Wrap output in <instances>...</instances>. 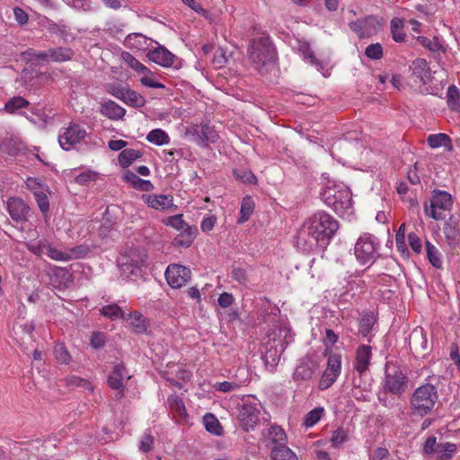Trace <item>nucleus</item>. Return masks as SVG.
I'll list each match as a JSON object with an SVG mask.
<instances>
[{
  "label": "nucleus",
  "mask_w": 460,
  "mask_h": 460,
  "mask_svg": "<svg viewBox=\"0 0 460 460\" xmlns=\"http://www.w3.org/2000/svg\"><path fill=\"white\" fill-rule=\"evenodd\" d=\"M444 234L449 243L458 242L460 238L459 231L451 224L447 223L444 226Z\"/></svg>",
  "instance_id": "nucleus-55"
},
{
  "label": "nucleus",
  "mask_w": 460,
  "mask_h": 460,
  "mask_svg": "<svg viewBox=\"0 0 460 460\" xmlns=\"http://www.w3.org/2000/svg\"><path fill=\"white\" fill-rule=\"evenodd\" d=\"M91 252L90 247L87 244H80L71 248L67 252V255L71 260L84 258Z\"/></svg>",
  "instance_id": "nucleus-45"
},
{
  "label": "nucleus",
  "mask_w": 460,
  "mask_h": 460,
  "mask_svg": "<svg viewBox=\"0 0 460 460\" xmlns=\"http://www.w3.org/2000/svg\"><path fill=\"white\" fill-rule=\"evenodd\" d=\"M403 20L394 17L391 21V32L393 40L396 42H402L405 40V33L403 32Z\"/></svg>",
  "instance_id": "nucleus-35"
},
{
  "label": "nucleus",
  "mask_w": 460,
  "mask_h": 460,
  "mask_svg": "<svg viewBox=\"0 0 460 460\" xmlns=\"http://www.w3.org/2000/svg\"><path fill=\"white\" fill-rule=\"evenodd\" d=\"M146 140L157 146H164L169 143L170 137L165 131L156 128L147 134Z\"/></svg>",
  "instance_id": "nucleus-34"
},
{
  "label": "nucleus",
  "mask_w": 460,
  "mask_h": 460,
  "mask_svg": "<svg viewBox=\"0 0 460 460\" xmlns=\"http://www.w3.org/2000/svg\"><path fill=\"white\" fill-rule=\"evenodd\" d=\"M254 208V203L252 199L250 196H246L243 199L241 205V217L238 222L243 223L250 217Z\"/></svg>",
  "instance_id": "nucleus-40"
},
{
  "label": "nucleus",
  "mask_w": 460,
  "mask_h": 460,
  "mask_svg": "<svg viewBox=\"0 0 460 460\" xmlns=\"http://www.w3.org/2000/svg\"><path fill=\"white\" fill-rule=\"evenodd\" d=\"M86 136L85 130L78 124L70 123L67 128H63V131L58 136V142L64 150L72 149L75 145L78 144Z\"/></svg>",
  "instance_id": "nucleus-12"
},
{
  "label": "nucleus",
  "mask_w": 460,
  "mask_h": 460,
  "mask_svg": "<svg viewBox=\"0 0 460 460\" xmlns=\"http://www.w3.org/2000/svg\"><path fill=\"white\" fill-rule=\"evenodd\" d=\"M7 210L13 220L22 222L27 220L29 207L19 198H12L7 202Z\"/></svg>",
  "instance_id": "nucleus-16"
},
{
  "label": "nucleus",
  "mask_w": 460,
  "mask_h": 460,
  "mask_svg": "<svg viewBox=\"0 0 460 460\" xmlns=\"http://www.w3.org/2000/svg\"><path fill=\"white\" fill-rule=\"evenodd\" d=\"M389 451L385 447L376 448L370 456V460H383L389 456Z\"/></svg>",
  "instance_id": "nucleus-63"
},
{
  "label": "nucleus",
  "mask_w": 460,
  "mask_h": 460,
  "mask_svg": "<svg viewBox=\"0 0 460 460\" xmlns=\"http://www.w3.org/2000/svg\"><path fill=\"white\" fill-rule=\"evenodd\" d=\"M121 101L132 107H142L145 104V99L137 92L127 87Z\"/></svg>",
  "instance_id": "nucleus-31"
},
{
  "label": "nucleus",
  "mask_w": 460,
  "mask_h": 460,
  "mask_svg": "<svg viewBox=\"0 0 460 460\" xmlns=\"http://www.w3.org/2000/svg\"><path fill=\"white\" fill-rule=\"evenodd\" d=\"M147 58L149 60L164 67L172 66L175 60V56L162 46L148 51Z\"/></svg>",
  "instance_id": "nucleus-17"
},
{
  "label": "nucleus",
  "mask_w": 460,
  "mask_h": 460,
  "mask_svg": "<svg viewBox=\"0 0 460 460\" xmlns=\"http://www.w3.org/2000/svg\"><path fill=\"white\" fill-rule=\"evenodd\" d=\"M371 358V347L368 345H361L358 348L356 355L355 368L359 373H363L369 365Z\"/></svg>",
  "instance_id": "nucleus-22"
},
{
  "label": "nucleus",
  "mask_w": 460,
  "mask_h": 460,
  "mask_svg": "<svg viewBox=\"0 0 460 460\" xmlns=\"http://www.w3.org/2000/svg\"><path fill=\"white\" fill-rule=\"evenodd\" d=\"M427 256L431 265L437 269L442 267V261L440 259V253L437 247L429 241L426 242Z\"/></svg>",
  "instance_id": "nucleus-39"
},
{
  "label": "nucleus",
  "mask_w": 460,
  "mask_h": 460,
  "mask_svg": "<svg viewBox=\"0 0 460 460\" xmlns=\"http://www.w3.org/2000/svg\"><path fill=\"white\" fill-rule=\"evenodd\" d=\"M29 105V102L21 96H15L10 99L4 105V110L8 113H14L22 108Z\"/></svg>",
  "instance_id": "nucleus-41"
},
{
  "label": "nucleus",
  "mask_w": 460,
  "mask_h": 460,
  "mask_svg": "<svg viewBox=\"0 0 460 460\" xmlns=\"http://www.w3.org/2000/svg\"><path fill=\"white\" fill-rule=\"evenodd\" d=\"M271 460H298L296 455L287 446L279 445L272 448Z\"/></svg>",
  "instance_id": "nucleus-28"
},
{
  "label": "nucleus",
  "mask_w": 460,
  "mask_h": 460,
  "mask_svg": "<svg viewBox=\"0 0 460 460\" xmlns=\"http://www.w3.org/2000/svg\"><path fill=\"white\" fill-rule=\"evenodd\" d=\"M101 113L109 119H119L124 117L126 110L113 101H108L102 104Z\"/></svg>",
  "instance_id": "nucleus-23"
},
{
  "label": "nucleus",
  "mask_w": 460,
  "mask_h": 460,
  "mask_svg": "<svg viewBox=\"0 0 460 460\" xmlns=\"http://www.w3.org/2000/svg\"><path fill=\"white\" fill-rule=\"evenodd\" d=\"M126 89L127 87L121 85L120 84L113 83L106 85V91L119 100H121Z\"/></svg>",
  "instance_id": "nucleus-56"
},
{
  "label": "nucleus",
  "mask_w": 460,
  "mask_h": 460,
  "mask_svg": "<svg viewBox=\"0 0 460 460\" xmlns=\"http://www.w3.org/2000/svg\"><path fill=\"white\" fill-rule=\"evenodd\" d=\"M128 375L123 364H118L114 367L113 370L108 377L109 386L118 391V398L124 396V378Z\"/></svg>",
  "instance_id": "nucleus-14"
},
{
  "label": "nucleus",
  "mask_w": 460,
  "mask_h": 460,
  "mask_svg": "<svg viewBox=\"0 0 460 460\" xmlns=\"http://www.w3.org/2000/svg\"><path fill=\"white\" fill-rule=\"evenodd\" d=\"M127 321L136 333H144L147 330V321L138 311L129 314Z\"/></svg>",
  "instance_id": "nucleus-24"
},
{
  "label": "nucleus",
  "mask_w": 460,
  "mask_h": 460,
  "mask_svg": "<svg viewBox=\"0 0 460 460\" xmlns=\"http://www.w3.org/2000/svg\"><path fill=\"white\" fill-rule=\"evenodd\" d=\"M168 403L172 410L180 415H186V409L182 400L178 395H172L168 398Z\"/></svg>",
  "instance_id": "nucleus-48"
},
{
  "label": "nucleus",
  "mask_w": 460,
  "mask_h": 460,
  "mask_svg": "<svg viewBox=\"0 0 460 460\" xmlns=\"http://www.w3.org/2000/svg\"><path fill=\"white\" fill-rule=\"evenodd\" d=\"M438 399V394L435 385L425 384L419 386L410 400L411 414L420 417L429 414L435 407Z\"/></svg>",
  "instance_id": "nucleus-4"
},
{
  "label": "nucleus",
  "mask_w": 460,
  "mask_h": 460,
  "mask_svg": "<svg viewBox=\"0 0 460 460\" xmlns=\"http://www.w3.org/2000/svg\"><path fill=\"white\" fill-rule=\"evenodd\" d=\"M408 378L396 366H387L382 386L385 394L400 396L407 390Z\"/></svg>",
  "instance_id": "nucleus-5"
},
{
  "label": "nucleus",
  "mask_w": 460,
  "mask_h": 460,
  "mask_svg": "<svg viewBox=\"0 0 460 460\" xmlns=\"http://www.w3.org/2000/svg\"><path fill=\"white\" fill-rule=\"evenodd\" d=\"M456 452V445L450 442H440L434 453L439 460H448Z\"/></svg>",
  "instance_id": "nucleus-29"
},
{
  "label": "nucleus",
  "mask_w": 460,
  "mask_h": 460,
  "mask_svg": "<svg viewBox=\"0 0 460 460\" xmlns=\"http://www.w3.org/2000/svg\"><path fill=\"white\" fill-rule=\"evenodd\" d=\"M339 228L338 222L324 211H318L309 217L298 233V240L308 244L326 247Z\"/></svg>",
  "instance_id": "nucleus-1"
},
{
  "label": "nucleus",
  "mask_w": 460,
  "mask_h": 460,
  "mask_svg": "<svg viewBox=\"0 0 460 460\" xmlns=\"http://www.w3.org/2000/svg\"><path fill=\"white\" fill-rule=\"evenodd\" d=\"M142 152L132 148H127L121 151L119 155V162L122 167L129 166L134 161L141 157Z\"/></svg>",
  "instance_id": "nucleus-30"
},
{
  "label": "nucleus",
  "mask_w": 460,
  "mask_h": 460,
  "mask_svg": "<svg viewBox=\"0 0 460 460\" xmlns=\"http://www.w3.org/2000/svg\"><path fill=\"white\" fill-rule=\"evenodd\" d=\"M349 29L358 34L359 38H369L376 34L382 28V22L376 16L368 15L362 19L350 22Z\"/></svg>",
  "instance_id": "nucleus-9"
},
{
  "label": "nucleus",
  "mask_w": 460,
  "mask_h": 460,
  "mask_svg": "<svg viewBox=\"0 0 460 460\" xmlns=\"http://www.w3.org/2000/svg\"><path fill=\"white\" fill-rule=\"evenodd\" d=\"M410 69L411 75L423 84H426L431 77L429 66L424 58H417L412 61Z\"/></svg>",
  "instance_id": "nucleus-18"
},
{
  "label": "nucleus",
  "mask_w": 460,
  "mask_h": 460,
  "mask_svg": "<svg viewBox=\"0 0 460 460\" xmlns=\"http://www.w3.org/2000/svg\"><path fill=\"white\" fill-rule=\"evenodd\" d=\"M36 202L42 213H46L49 210V203L47 195L43 192L34 193Z\"/></svg>",
  "instance_id": "nucleus-57"
},
{
  "label": "nucleus",
  "mask_w": 460,
  "mask_h": 460,
  "mask_svg": "<svg viewBox=\"0 0 460 460\" xmlns=\"http://www.w3.org/2000/svg\"><path fill=\"white\" fill-rule=\"evenodd\" d=\"M54 355L56 359L61 364H68L71 356L63 343H57L54 347Z\"/></svg>",
  "instance_id": "nucleus-43"
},
{
  "label": "nucleus",
  "mask_w": 460,
  "mask_h": 460,
  "mask_svg": "<svg viewBox=\"0 0 460 460\" xmlns=\"http://www.w3.org/2000/svg\"><path fill=\"white\" fill-rule=\"evenodd\" d=\"M318 368L319 362L314 357L306 355L299 360L293 373V379L296 382H309L315 376Z\"/></svg>",
  "instance_id": "nucleus-10"
},
{
  "label": "nucleus",
  "mask_w": 460,
  "mask_h": 460,
  "mask_svg": "<svg viewBox=\"0 0 460 460\" xmlns=\"http://www.w3.org/2000/svg\"><path fill=\"white\" fill-rule=\"evenodd\" d=\"M13 15H14L15 21L20 25H24L29 21L28 13L23 9H22L20 7L13 8Z\"/></svg>",
  "instance_id": "nucleus-61"
},
{
  "label": "nucleus",
  "mask_w": 460,
  "mask_h": 460,
  "mask_svg": "<svg viewBox=\"0 0 460 460\" xmlns=\"http://www.w3.org/2000/svg\"><path fill=\"white\" fill-rule=\"evenodd\" d=\"M23 60L30 62L35 66H40L47 62V50L39 51L33 49H29L22 53Z\"/></svg>",
  "instance_id": "nucleus-27"
},
{
  "label": "nucleus",
  "mask_w": 460,
  "mask_h": 460,
  "mask_svg": "<svg viewBox=\"0 0 460 460\" xmlns=\"http://www.w3.org/2000/svg\"><path fill=\"white\" fill-rule=\"evenodd\" d=\"M409 347L416 354L424 355L428 349V340L423 328L417 327L409 335Z\"/></svg>",
  "instance_id": "nucleus-15"
},
{
  "label": "nucleus",
  "mask_w": 460,
  "mask_h": 460,
  "mask_svg": "<svg viewBox=\"0 0 460 460\" xmlns=\"http://www.w3.org/2000/svg\"><path fill=\"white\" fill-rule=\"evenodd\" d=\"M121 57L123 60L135 71L143 75H151V71L140 63L135 57L128 52H122Z\"/></svg>",
  "instance_id": "nucleus-33"
},
{
  "label": "nucleus",
  "mask_w": 460,
  "mask_h": 460,
  "mask_svg": "<svg viewBox=\"0 0 460 460\" xmlns=\"http://www.w3.org/2000/svg\"><path fill=\"white\" fill-rule=\"evenodd\" d=\"M154 445V438L150 434V432L146 431L144 435L142 436L138 448L142 452H149L153 448Z\"/></svg>",
  "instance_id": "nucleus-52"
},
{
  "label": "nucleus",
  "mask_w": 460,
  "mask_h": 460,
  "mask_svg": "<svg viewBox=\"0 0 460 460\" xmlns=\"http://www.w3.org/2000/svg\"><path fill=\"white\" fill-rule=\"evenodd\" d=\"M408 242L411 250L416 253H420L422 250V244L420 239L415 233H410L408 234Z\"/></svg>",
  "instance_id": "nucleus-58"
},
{
  "label": "nucleus",
  "mask_w": 460,
  "mask_h": 460,
  "mask_svg": "<svg viewBox=\"0 0 460 460\" xmlns=\"http://www.w3.org/2000/svg\"><path fill=\"white\" fill-rule=\"evenodd\" d=\"M379 402L385 408L394 409L397 408L401 410V404L394 398H390L388 394H385L384 391L383 394H379L378 396Z\"/></svg>",
  "instance_id": "nucleus-53"
},
{
  "label": "nucleus",
  "mask_w": 460,
  "mask_h": 460,
  "mask_svg": "<svg viewBox=\"0 0 460 460\" xmlns=\"http://www.w3.org/2000/svg\"><path fill=\"white\" fill-rule=\"evenodd\" d=\"M375 323H376V317L373 314H364L361 317V319L359 320L358 332L364 337H367L370 333Z\"/></svg>",
  "instance_id": "nucleus-38"
},
{
  "label": "nucleus",
  "mask_w": 460,
  "mask_h": 460,
  "mask_svg": "<svg viewBox=\"0 0 460 460\" xmlns=\"http://www.w3.org/2000/svg\"><path fill=\"white\" fill-rule=\"evenodd\" d=\"M452 197L446 191L438 190L434 192L429 207L425 205V212L436 220L445 218V211L450 210L452 207Z\"/></svg>",
  "instance_id": "nucleus-7"
},
{
  "label": "nucleus",
  "mask_w": 460,
  "mask_h": 460,
  "mask_svg": "<svg viewBox=\"0 0 460 460\" xmlns=\"http://www.w3.org/2000/svg\"><path fill=\"white\" fill-rule=\"evenodd\" d=\"M261 411L256 403L243 401L238 406L237 420L242 429L251 431L260 420Z\"/></svg>",
  "instance_id": "nucleus-6"
},
{
  "label": "nucleus",
  "mask_w": 460,
  "mask_h": 460,
  "mask_svg": "<svg viewBox=\"0 0 460 460\" xmlns=\"http://www.w3.org/2000/svg\"><path fill=\"white\" fill-rule=\"evenodd\" d=\"M46 254L48 257L58 261H68L70 257L67 255V252H62L53 247L48 243V246H45Z\"/></svg>",
  "instance_id": "nucleus-42"
},
{
  "label": "nucleus",
  "mask_w": 460,
  "mask_h": 460,
  "mask_svg": "<svg viewBox=\"0 0 460 460\" xmlns=\"http://www.w3.org/2000/svg\"><path fill=\"white\" fill-rule=\"evenodd\" d=\"M365 55L371 59H380L383 57V48L380 43L370 44L366 48Z\"/></svg>",
  "instance_id": "nucleus-51"
},
{
  "label": "nucleus",
  "mask_w": 460,
  "mask_h": 460,
  "mask_svg": "<svg viewBox=\"0 0 460 460\" xmlns=\"http://www.w3.org/2000/svg\"><path fill=\"white\" fill-rule=\"evenodd\" d=\"M105 344V336L101 332H94L91 338V345L94 349H100Z\"/></svg>",
  "instance_id": "nucleus-62"
},
{
  "label": "nucleus",
  "mask_w": 460,
  "mask_h": 460,
  "mask_svg": "<svg viewBox=\"0 0 460 460\" xmlns=\"http://www.w3.org/2000/svg\"><path fill=\"white\" fill-rule=\"evenodd\" d=\"M75 52L70 48L58 47L47 49V62L61 63L71 60Z\"/></svg>",
  "instance_id": "nucleus-20"
},
{
  "label": "nucleus",
  "mask_w": 460,
  "mask_h": 460,
  "mask_svg": "<svg viewBox=\"0 0 460 460\" xmlns=\"http://www.w3.org/2000/svg\"><path fill=\"white\" fill-rule=\"evenodd\" d=\"M145 202L152 208L165 210L173 206V198L171 195H143Z\"/></svg>",
  "instance_id": "nucleus-19"
},
{
  "label": "nucleus",
  "mask_w": 460,
  "mask_h": 460,
  "mask_svg": "<svg viewBox=\"0 0 460 460\" xmlns=\"http://www.w3.org/2000/svg\"><path fill=\"white\" fill-rule=\"evenodd\" d=\"M427 143L431 148L445 146L449 151L453 149L451 138L445 133L429 135L427 138Z\"/></svg>",
  "instance_id": "nucleus-25"
},
{
  "label": "nucleus",
  "mask_w": 460,
  "mask_h": 460,
  "mask_svg": "<svg viewBox=\"0 0 460 460\" xmlns=\"http://www.w3.org/2000/svg\"><path fill=\"white\" fill-rule=\"evenodd\" d=\"M323 412V408H314V410L310 411L305 418V425L306 427H313L314 424H316Z\"/></svg>",
  "instance_id": "nucleus-47"
},
{
  "label": "nucleus",
  "mask_w": 460,
  "mask_h": 460,
  "mask_svg": "<svg viewBox=\"0 0 460 460\" xmlns=\"http://www.w3.org/2000/svg\"><path fill=\"white\" fill-rule=\"evenodd\" d=\"M275 50L267 36L253 39L248 47V58L261 74L267 73L275 63Z\"/></svg>",
  "instance_id": "nucleus-3"
},
{
  "label": "nucleus",
  "mask_w": 460,
  "mask_h": 460,
  "mask_svg": "<svg viewBox=\"0 0 460 460\" xmlns=\"http://www.w3.org/2000/svg\"><path fill=\"white\" fill-rule=\"evenodd\" d=\"M447 98L449 108L460 112V92L456 85H450L448 87Z\"/></svg>",
  "instance_id": "nucleus-36"
},
{
  "label": "nucleus",
  "mask_w": 460,
  "mask_h": 460,
  "mask_svg": "<svg viewBox=\"0 0 460 460\" xmlns=\"http://www.w3.org/2000/svg\"><path fill=\"white\" fill-rule=\"evenodd\" d=\"M98 176V173L92 171V170H86L79 173L75 178V182L80 185H86L92 181H96Z\"/></svg>",
  "instance_id": "nucleus-46"
},
{
  "label": "nucleus",
  "mask_w": 460,
  "mask_h": 460,
  "mask_svg": "<svg viewBox=\"0 0 460 460\" xmlns=\"http://www.w3.org/2000/svg\"><path fill=\"white\" fill-rule=\"evenodd\" d=\"M246 379L243 380H232V381H224V382H217L214 385V387L216 390L228 393L232 391H235L239 389L241 386L245 385Z\"/></svg>",
  "instance_id": "nucleus-37"
},
{
  "label": "nucleus",
  "mask_w": 460,
  "mask_h": 460,
  "mask_svg": "<svg viewBox=\"0 0 460 460\" xmlns=\"http://www.w3.org/2000/svg\"><path fill=\"white\" fill-rule=\"evenodd\" d=\"M126 181L129 182L134 188L148 191L153 188V184L150 181L140 179L136 173L131 171H128L124 174Z\"/></svg>",
  "instance_id": "nucleus-26"
},
{
  "label": "nucleus",
  "mask_w": 460,
  "mask_h": 460,
  "mask_svg": "<svg viewBox=\"0 0 460 460\" xmlns=\"http://www.w3.org/2000/svg\"><path fill=\"white\" fill-rule=\"evenodd\" d=\"M354 252L361 264L374 261L377 252L374 238L367 234L360 236L355 244Z\"/></svg>",
  "instance_id": "nucleus-8"
},
{
  "label": "nucleus",
  "mask_w": 460,
  "mask_h": 460,
  "mask_svg": "<svg viewBox=\"0 0 460 460\" xmlns=\"http://www.w3.org/2000/svg\"><path fill=\"white\" fill-rule=\"evenodd\" d=\"M268 434L274 443H279V445H282L281 443L286 440V434L279 426H271L268 429Z\"/></svg>",
  "instance_id": "nucleus-49"
},
{
  "label": "nucleus",
  "mask_w": 460,
  "mask_h": 460,
  "mask_svg": "<svg viewBox=\"0 0 460 460\" xmlns=\"http://www.w3.org/2000/svg\"><path fill=\"white\" fill-rule=\"evenodd\" d=\"M29 251L38 256L45 255V246H48L47 241H40L38 243H30L27 245Z\"/></svg>",
  "instance_id": "nucleus-59"
},
{
  "label": "nucleus",
  "mask_w": 460,
  "mask_h": 460,
  "mask_svg": "<svg viewBox=\"0 0 460 460\" xmlns=\"http://www.w3.org/2000/svg\"><path fill=\"white\" fill-rule=\"evenodd\" d=\"M165 279L168 285L172 288L183 287L191 277L190 270L179 264H171L165 271Z\"/></svg>",
  "instance_id": "nucleus-13"
},
{
  "label": "nucleus",
  "mask_w": 460,
  "mask_h": 460,
  "mask_svg": "<svg viewBox=\"0 0 460 460\" xmlns=\"http://www.w3.org/2000/svg\"><path fill=\"white\" fill-rule=\"evenodd\" d=\"M101 314L111 320L123 317V312L118 305H108L101 309Z\"/></svg>",
  "instance_id": "nucleus-44"
},
{
  "label": "nucleus",
  "mask_w": 460,
  "mask_h": 460,
  "mask_svg": "<svg viewBox=\"0 0 460 460\" xmlns=\"http://www.w3.org/2000/svg\"><path fill=\"white\" fill-rule=\"evenodd\" d=\"M348 439V433L343 429H338L333 431L331 441L335 447L341 446Z\"/></svg>",
  "instance_id": "nucleus-54"
},
{
  "label": "nucleus",
  "mask_w": 460,
  "mask_h": 460,
  "mask_svg": "<svg viewBox=\"0 0 460 460\" xmlns=\"http://www.w3.org/2000/svg\"><path fill=\"white\" fill-rule=\"evenodd\" d=\"M198 144L200 146H207L208 143H216L218 136L213 127L208 124H201L199 128H197Z\"/></svg>",
  "instance_id": "nucleus-21"
},
{
  "label": "nucleus",
  "mask_w": 460,
  "mask_h": 460,
  "mask_svg": "<svg viewBox=\"0 0 460 460\" xmlns=\"http://www.w3.org/2000/svg\"><path fill=\"white\" fill-rule=\"evenodd\" d=\"M341 357L339 354H331L328 357L327 367L323 373L318 387L321 390H325L332 386L341 374Z\"/></svg>",
  "instance_id": "nucleus-11"
},
{
  "label": "nucleus",
  "mask_w": 460,
  "mask_h": 460,
  "mask_svg": "<svg viewBox=\"0 0 460 460\" xmlns=\"http://www.w3.org/2000/svg\"><path fill=\"white\" fill-rule=\"evenodd\" d=\"M321 199L341 217H348L353 213L351 192L342 183L328 182L321 191Z\"/></svg>",
  "instance_id": "nucleus-2"
},
{
  "label": "nucleus",
  "mask_w": 460,
  "mask_h": 460,
  "mask_svg": "<svg viewBox=\"0 0 460 460\" xmlns=\"http://www.w3.org/2000/svg\"><path fill=\"white\" fill-rule=\"evenodd\" d=\"M167 225L174 227L177 230H182L185 228V226H187V225L185 224V222L182 219L181 215H176V216L170 217L168 218Z\"/></svg>",
  "instance_id": "nucleus-60"
},
{
  "label": "nucleus",
  "mask_w": 460,
  "mask_h": 460,
  "mask_svg": "<svg viewBox=\"0 0 460 460\" xmlns=\"http://www.w3.org/2000/svg\"><path fill=\"white\" fill-rule=\"evenodd\" d=\"M217 302L221 307L227 308L233 304L234 297L232 294L224 292L219 296Z\"/></svg>",
  "instance_id": "nucleus-64"
},
{
  "label": "nucleus",
  "mask_w": 460,
  "mask_h": 460,
  "mask_svg": "<svg viewBox=\"0 0 460 460\" xmlns=\"http://www.w3.org/2000/svg\"><path fill=\"white\" fill-rule=\"evenodd\" d=\"M417 40L427 49L430 51H438L441 48V44L438 42V39L434 38L430 40L424 36H419Z\"/></svg>",
  "instance_id": "nucleus-50"
},
{
  "label": "nucleus",
  "mask_w": 460,
  "mask_h": 460,
  "mask_svg": "<svg viewBox=\"0 0 460 460\" xmlns=\"http://www.w3.org/2000/svg\"><path fill=\"white\" fill-rule=\"evenodd\" d=\"M205 429L211 434L219 436L222 434V427L218 420L211 413H206L203 417Z\"/></svg>",
  "instance_id": "nucleus-32"
}]
</instances>
